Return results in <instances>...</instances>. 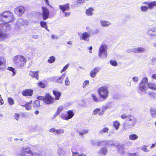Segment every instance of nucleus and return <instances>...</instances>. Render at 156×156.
I'll list each match as a JSON object with an SVG mask.
<instances>
[{"instance_id":"e433bc0d","label":"nucleus","mask_w":156,"mask_h":156,"mask_svg":"<svg viewBox=\"0 0 156 156\" xmlns=\"http://www.w3.org/2000/svg\"><path fill=\"white\" fill-rule=\"evenodd\" d=\"M40 105V101L38 100H37L35 101L33 104L34 107L35 108L39 107Z\"/></svg>"},{"instance_id":"2f4dec72","label":"nucleus","mask_w":156,"mask_h":156,"mask_svg":"<svg viewBox=\"0 0 156 156\" xmlns=\"http://www.w3.org/2000/svg\"><path fill=\"white\" fill-rule=\"evenodd\" d=\"M53 94L55 96V100H58L59 99V98L61 95V94L60 93L57 92L56 91H53Z\"/></svg>"},{"instance_id":"412c9836","label":"nucleus","mask_w":156,"mask_h":156,"mask_svg":"<svg viewBox=\"0 0 156 156\" xmlns=\"http://www.w3.org/2000/svg\"><path fill=\"white\" fill-rule=\"evenodd\" d=\"M89 130L88 129H83L80 131L79 129H77L76 131L80 135L83 136L84 134L88 133L89 132Z\"/></svg>"},{"instance_id":"680f3d73","label":"nucleus","mask_w":156,"mask_h":156,"mask_svg":"<svg viewBox=\"0 0 156 156\" xmlns=\"http://www.w3.org/2000/svg\"><path fill=\"white\" fill-rule=\"evenodd\" d=\"M56 129H55L54 128H52L50 129L49 131L51 133H56Z\"/></svg>"},{"instance_id":"4468645a","label":"nucleus","mask_w":156,"mask_h":156,"mask_svg":"<svg viewBox=\"0 0 156 156\" xmlns=\"http://www.w3.org/2000/svg\"><path fill=\"white\" fill-rule=\"evenodd\" d=\"M147 34L150 36L156 37V26L148 30L147 32Z\"/></svg>"},{"instance_id":"0eeeda50","label":"nucleus","mask_w":156,"mask_h":156,"mask_svg":"<svg viewBox=\"0 0 156 156\" xmlns=\"http://www.w3.org/2000/svg\"><path fill=\"white\" fill-rule=\"evenodd\" d=\"M25 10V8L24 7L20 6L16 8L14 10V12L18 16H20L23 13Z\"/></svg>"},{"instance_id":"8fccbe9b","label":"nucleus","mask_w":156,"mask_h":156,"mask_svg":"<svg viewBox=\"0 0 156 156\" xmlns=\"http://www.w3.org/2000/svg\"><path fill=\"white\" fill-rule=\"evenodd\" d=\"M20 116V115L19 114L15 113L14 114V118L17 121H18L19 120Z\"/></svg>"},{"instance_id":"f257e3e1","label":"nucleus","mask_w":156,"mask_h":156,"mask_svg":"<svg viewBox=\"0 0 156 156\" xmlns=\"http://www.w3.org/2000/svg\"><path fill=\"white\" fill-rule=\"evenodd\" d=\"M13 61L16 66L18 67L23 66L27 62L26 58L22 55H17L13 58Z\"/></svg>"},{"instance_id":"ea45409f","label":"nucleus","mask_w":156,"mask_h":156,"mask_svg":"<svg viewBox=\"0 0 156 156\" xmlns=\"http://www.w3.org/2000/svg\"><path fill=\"white\" fill-rule=\"evenodd\" d=\"M140 9L143 12H145L148 10V8L147 6H146L142 5L140 7Z\"/></svg>"},{"instance_id":"4c0bfd02","label":"nucleus","mask_w":156,"mask_h":156,"mask_svg":"<svg viewBox=\"0 0 156 156\" xmlns=\"http://www.w3.org/2000/svg\"><path fill=\"white\" fill-rule=\"evenodd\" d=\"M91 96L93 98L94 101L96 102H98L100 101V100H99L98 98L96 96V95L94 94H91Z\"/></svg>"},{"instance_id":"f704fd0d","label":"nucleus","mask_w":156,"mask_h":156,"mask_svg":"<svg viewBox=\"0 0 156 156\" xmlns=\"http://www.w3.org/2000/svg\"><path fill=\"white\" fill-rule=\"evenodd\" d=\"M120 124L117 121H115L113 123V125L115 129L117 130L119 128V126H120Z\"/></svg>"},{"instance_id":"052dcab7","label":"nucleus","mask_w":156,"mask_h":156,"mask_svg":"<svg viewBox=\"0 0 156 156\" xmlns=\"http://www.w3.org/2000/svg\"><path fill=\"white\" fill-rule=\"evenodd\" d=\"M147 147H142L141 149L144 152H147L149 151L150 150L147 148H146Z\"/></svg>"},{"instance_id":"f8f14e48","label":"nucleus","mask_w":156,"mask_h":156,"mask_svg":"<svg viewBox=\"0 0 156 156\" xmlns=\"http://www.w3.org/2000/svg\"><path fill=\"white\" fill-rule=\"evenodd\" d=\"M66 75V74L64 73L60 76L54 77L53 78V80L56 82L62 84L63 83V80L65 77Z\"/></svg>"},{"instance_id":"37998d69","label":"nucleus","mask_w":156,"mask_h":156,"mask_svg":"<svg viewBox=\"0 0 156 156\" xmlns=\"http://www.w3.org/2000/svg\"><path fill=\"white\" fill-rule=\"evenodd\" d=\"M70 82L69 80L68 77H66L65 80V85L66 86H69L70 84Z\"/></svg>"},{"instance_id":"6e6552de","label":"nucleus","mask_w":156,"mask_h":156,"mask_svg":"<svg viewBox=\"0 0 156 156\" xmlns=\"http://www.w3.org/2000/svg\"><path fill=\"white\" fill-rule=\"evenodd\" d=\"M42 18L44 20H47L49 15V11L46 7L43 6L42 7Z\"/></svg>"},{"instance_id":"c85d7f7f","label":"nucleus","mask_w":156,"mask_h":156,"mask_svg":"<svg viewBox=\"0 0 156 156\" xmlns=\"http://www.w3.org/2000/svg\"><path fill=\"white\" fill-rule=\"evenodd\" d=\"M156 6V1H153L149 2L147 6L148 9H152L154 7Z\"/></svg>"},{"instance_id":"a878e982","label":"nucleus","mask_w":156,"mask_h":156,"mask_svg":"<svg viewBox=\"0 0 156 156\" xmlns=\"http://www.w3.org/2000/svg\"><path fill=\"white\" fill-rule=\"evenodd\" d=\"M41 26L43 28H44L47 30L49 31V30L48 28V26L46 23L43 21H41L40 22Z\"/></svg>"},{"instance_id":"473e14b6","label":"nucleus","mask_w":156,"mask_h":156,"mask_svg":"<svg viewBox=\"0 0 156 156\" xmlns=\"http://www.w3.org/2000/svg\"><path fill=\"white\" fill-rule=\"evenodd\" d=\"M138 138V136L132 133L129 136V138L132 140H135Z\"/></svg>"},{"instance_id":"a19ab883","label":"nucleus","mask_w":156,"mask_h":156,"mask_svg":"<svg viewBox=\"0 0 156 156\" xmlns=\"http://www.w3.org/2000/svg\"><path fill=\"white\" fill-rule=\"evenodd\" d=\"M55 60V58L54 56H51L49 59L48 60V62L50 63H52L54 62Z\"/></svg>"},{"instance_id":"4d7b16f0","label":"nucleus","mask_w":156,"mask_h":156,"mask_svg":"<svg viewBox=\"0 0 156 156\" xmlns=\"http://www.w3.org/2000/svg\"><path fill=\"white\" fill-rule=\"evenodd\" d=\"M37 99L38 100H43L44 101L45 96H39L37 97Z\"/></svg>"},{"instance_id":"c03bdc74","label":"nucleus","mask_w":156,"mask_h":156,"mask_svg":"<svg viewBox=\"0 0 156 156\" xmlns=\"http://www.w3.org/2000/svg\"><path fill=\"white\" fill-rule=\"evenodd\" d=\"M110 64L114 66H116L117 65V62L114 60H112L110 61Z\"/></svg>"},{"instance_id":"20e7f679","label":"nucleus","mask_w":156,"mask_h":156,"mask_svg":"<svg viewBox=\"0 0 156 156\" xmlns=\"http://www.w3.org/2000/svg\"><path fill=\"white\" fill-rule=\"evenodd\" d=\"M98 93L100 97L102 98L103 100H105L109 95V93L108 88L106 86H102L98 90Z\"/></svg>"},{"instance_id":"0e129e2a","label":"nucleus","mask_w":156,"mask_h":156,"mask_svg":"<svg viewBox=\"0 0 156 156\" xmlns=\"http://www.w3.org/2000/svg\"><path fill=\"white\" fill-rule=\"evenodd\" d=\"M133 80L135 82H136L138 80V78L136 76H135L133 78Z\"/></svg>"},{"instance_id":"5701e85b","label":"nucleus","mask_w":156,"mask_h":156,"mask_svg":"<svg viewBox=\"0 0 156 156\" xmlns=\"http://www.w3.org/2000/svg\"><path fill=\"white\" fill-rule=\"evenodd\" d=\"M100 23L102 26L105 27H108L112 24L110 22L103 20H101Z\"/></svg>"},{"instance_id":"7c9ffc66","label":"nucleus","mask_w":156,"mask_h":156,"mask_svg":"<svg viewBox=\"0 0 156 156\" xmlns=\"http://www.w3.org/2000/svg\"><path fill=\"white\" fill-rule=\"evenodd\" d=\"M109 131V129L107 127H105L104 128L101 129L99 132L100 134H103L104 133H108Z\"/></svg>"},{"instance_id":"f03ea898","label":"nucleus","mask_w":156,"mask_h":156,"mask_svg":"<svg viewBox=\"0 0 156 156\" xmlns=\"http://www.w3.org/2000/svg\"><path fill=\"white\" fill-rule=\"evenodd\" d=\"M8 22L0 24V37L5 38L6 35L2 32L7 31L11 29V26Z\"/></svg>"},{"instance_id":"9d476101","label":"nucleus","mask_w":156,"mask_h":156,"mask_svg":"<svg viewBox=\"0 0 156 156\" xmlns=\"http://www.w3.org/2000/svg\"><path fill=\"white\" fill-rule=\"evenodd\" d=\"M28 22L27 20L20 18L17 20L16 24V27L17 26L20 27L23 26L26 27L28 25Z\"/></svg>"},{"instance_id":"6e6d98bb","label":"nucleus","mask_w":156,"mask_h":156,"mask_svg":"<svg viewBox=\"0 0 156 156\" xmlns=\"http://www.w3.org/2000/svg\"><path fill=\"white\" fill-rule=\"evenodd\" d=\"M63 106L61 105L58 108L57 111L58 112V113H60L63 110Z\"/></svg>"},{"instance_id":"b1692460","label":"nucleus","mask_w":156,"mask_h":156,"mask_svg":"<svg viewBox=\"0 0 156 156\" xmlns=\"http://www.w3.org/2000/svg\"><path fill=\"white\" fill-rule=\"evenodd\" d=\"M101 141H96L94 140H91L90 141V143L92 145L94 146H101Z\"/></svg>"},{"instance_id":"69168bd1","label":"nucleus","mask_w":156,"mask_h":156,"mask_svg":"<svg viewBox=\"0 0 156 156\" xmlns=\"http://www.w3.org/2000/svg\"><path fill=\"white\" fill-rule=\"evenodd\" d=\"M4 103V101L2 99L1 96L0 95V105H2Z\"/></svg>"},{"instance_id":"58836bf2","label":"nucleus","mask_w":156,"mask_h":156,"mask_svg":"<svg viewBox=\"0 0 156 156\" xmlns=\"http://www.w3.org/2000/svg\"><path fill=\"white\" fill-rule=\"evenodd\" d=\"M5 61V58L3 57H0V66H4ZM0 68H2L0 67Z\"/></svg>"},{"instance_id":"39448f33","label":"nucleus","mask_w":156,"mask_h":156,"mask_svg":"<svg viewBox=\"0 0 156 156\" xmlns=\"http://www.w3.org/2000/svg\"><path fill=\"white\" fill-rule=\"evenodd\" d=\"M107 46L106 44H102L99 49L98 56L101 59L106 58L107 54Z\"/></svg>"},{"instance_id":"c756f323","label":"nucleus","mask_w":156,"mask_h":156,"mask_svg":"<svg viewBox=\"0 0 156 156\" xmlns=\"http://www.w3.org/2000/svg\"><path fill=\"white\" fill-rule=\"evenodd\" d=\"M107 152V150L105 147H104L99 151L98 153L101 155H105Z\"/></svg>"},{"instance_id":"dca6fc26","label":"nucleus","mask_w":156,"mask_h":156,"mask_svg":"<svg viewBox=\"0 0 156 156\" xmlns=\"http://www.w3.org/2000/svg\"><path fill=\"white\" fill-rule=\"evenodd\" d=\"M100 68L98 67H96L92 70L90 73V76L92 78L94 77L96 75L97 73L99 72Z\"/></svg>"},{"instance_id":"bf43d9fd","label":"nucleus","mask_w":156,"mask_h":156,"mask_svg":"<svg viewBox=\"0 0 156 156\" xmlns=\"http://www.w3.org/2000/svg\"><path fill=\"white\" fill-rule=\"evenodd\" d=\"M151 62L153 65H156V58H153L152 59Z\"/></svg>"},{"instance_id":"c9c22d12","label":"nucleus","mask_w":156,"mask_h":156,"mask_svg":"<svg viewBox=\"0 0 156 156\" xmlns=\"http://www.w3.org/2000/svg\"><path fill=\"white\" fill-rule=\"evenodd\" d=\"M64 133V130L62 129H56V134L57 135L58 134H63Z\"/></svg>"},{"instance_id":"774afa93","label":"nucleus","mask_w":156,"mask_h":156,"mask_svg":"<svg viewBox=\"0 0 156 156\" xmlns=\"http://www.w3.org/2000/svg\"><path fill=\"white\" fill-rule=\"evenodd\" d=\"M73 154V156H80L79 153L77 152H74L73 151H72Z\"/></svg>"},{"instance_id":"bb28decb","label":"nucleus","mask_w":156,"mask_h":156,"mask_svg":"<svg viewBox=\"0 0 156 156\" xmlns=\"http://www.w3.org/2000/svg\"><path fill=\"white\" fill-rule=\"evenodd\" d=\"M148 87L150 89L153 90H156V83H149L147 84Z\"/></svg>"},{"instance_id":"7ed1b4c3","label":"nucleus","mask_w":156,"mask_h":156,"mask_svg":"<svg viewBox=\"0 0 156 156\" xmlns=\"http://www.w3.org/2000/svg\"><path fill=\"white\" fill-rule=\"evenodd\" d=\"M135 118L133 116L128 115L126 123L123 124V127L125 130L128 129L131 127L133 126L136 122Z\"/></svg>"},{"instance_id":"a18cd8bd","label":"nucleus","mask_w":156,"mask_h":156,"mask_svg":"<svg viewBox=\"0 0 156 156\" xmlns=\"http://www.w3.org/2000/svg\"><path fill=\"white\" fill-rule=\"evenodd\" d=\"M8 101L10 105H12L14 104V101L13 99L10 97L8 98Z\"/></svg>"},{"instance_id":"423d86ee","label":"nucleus","mask_w":156,"mask_h":156,"mask_svg":"<svg viewBox=\"0 0 156 156\" xmlns=\"http://www.w3.org/2000/svg\"><path fill=\"white\" fill-rule=\"evenodd\" d=\"M2 17L7 18L8 22H11L14 20L12 13L10 11L4 12L0 15V20H2Z\"/></svg>"},{"instance_id":"cd10ccee","label":"nucleus","mask_w":156,"mask_h":156,"mask_svg":"<svg viewBox=\"0 0 156 156\" xmlns=\"http://www.w3.org/2000/svg\"><path fill=\"white\" fill-rule=\"evenodd\" d=\"M93 10L94 9L93 8H90L86 10V14L88 16H91L93 14V13L92 12Z\"/></svg>"},{"instance_id":"3c124183","label":"nucleus","mask_w":156,"mask_h":156,"mask_svg":"<svg viewBox=\"0 0 156 156\" xmlns=\"http://www.w3.org/2000/svg\"><path fill=\"white\" fill-rule=\"evenodd\" d=\"M89 81L88 80H85V81L83 83V88H85L86 86L89 84Z\"/></svg>"},{"instance_id":"72a5a7b5","label":"nucleus","mask_w":156,"mask_h":156,"mask_svg":"<svg viewBox=\"0 0 156 156\" xmlns=\"http://www.w3.org/2000/svg\"><path fill=\"white\" fill-rule=\"evenodd\" d=\"M147 88V87L144 86L142 85H139V90L141 91L144 92L146 91Z\"/></svg>"},{"instance_id":"09e8293b","label":"nucleus","mask_w":156,"mask_h":156,"mask_svg":"<svg viewBox=\"0 0 156 156\" xmlns=\"http://www.w3.org/2000/svg\"><path fill=\"white\" fill-rule=\"evenodd\" d=\"M118 151L121 154L124 153V151L123 147H118L117 149Z\"/></svg>"},{"instance_id":"393cba45","label":"nucleus","mask_w":156,"mask_h":156,"mask_svg":"<svg viewBox=\"0 0 156 156\" xmlns=\"http://www.w3.org/2000/svg\"><path fill=\"white\" fill-rule=\"evenodd\" d=\"M148 82V80L147 78L144 77L143 78L140 84L144 86L148 87L147 84Z\"/></svg>"},{"instance_id":"13d9d810","label":"nucleus","mask_w":156,"mask_h":156,"mask_svg":"<svg viewBox=\"0 0 156 156\" xmlns=\"http://www.w3.org/2000/svg\"><path fill=\"white\" fill-rule=\"evenodd\" d=\"M63 12L64 13V16L66 17L69 16L71 13V12H70L64 11V12Z\"/></svg>"},{"instance_id":"aec40b11","label":"nucleus","mask_w":156,"mask_h":156,"mask_svg":"<svg viewBox=\"0 0 156 156\" xmlns=\"http://www.w3.org/2000/svg\"><path fill=\"white\" fill-rule=\"evenodd\" d=\"M29 74L31 76L35 77L37 80L38 79L39 77L37 71H30L29 72Z\"/></svg>"},{"instance_id":"2eb2a0df","label":"nucleus","mask_w":156,"mask_h":156,"mask_svg":"<svg viewBox=\"0 0 156 156\" xmlns=\"http://www.w3.org/2000/svg\"><path fill=\"white\" fill-rule=\"evenodd\" d=\"M33 90L30 89H27L23 90L22 92V94L24 96H31L33 95Z\"/></svg>"},{"instance_id":"6ab92c4d","label":"nucleus","mask_w":156,"mask_h":156,"mask_svg":"<svg viewBox=\"0 0 156 156\" xmlns=\"http://www.w3.org/2000/svg\"><path fill=\"white\" fill-rule=\"evenodd\" d=\"M134 53H142L145 51V49L143 47H137L134 48Z\"/></svg>"},{"instance_id":"4be33fe9","label":"nucleus","mask_w":156,"mask_h":156,"mask_svg":"<svg viewBox=\"0 0 156 156\" xmlns=\"http://www.w3.org/2000/svg\"><path fill=\"white\" fill-rule=\"evenodd\" d=\"M32 103V101H30L29 102H27L26 104H21V106H24L26 109L28 110H30L31 109V104Z\"/></svg>"},{"instance_id":"e2e57ef3","label":"nucleus","mask_w":156,"mask_h":156,"mask_svg":"<svg viewBox=\"0 0 156 156\" xmlns=\"http://www.w3.org/2000/svg\"><path fill=\"white\" fill-rule=\"evenodd\" d=\"M128 116H127V115L125 114H122L121 116V118L122 119H125L126 118H127V117Z\"/></svg>"},{"instance_id":"5fc2aeb1","label":"nucleus","mask_w":156,"mask_h":156,"mask_svg":"<svg viewBox=\"0 0 156 156\" xmlns=\"http://www.w3.org/2000/svg\"><path fill=\"white\" fill-rule=\"evenodd\" d=\"M77 5H79L84 3V0H77L76 1Z\"/></svg>"},{"instance_id":"f3484780","label":"nucleus","mask_w":156,"mask_h":156,"mask_svg":"<svg viewBox=\"0 0 156 156\" xmlns=\"http://www.w3.org/2000/svg\"><path fill=\"white\" fill-rule=\"evenodd\" d=\"M90 37V33L86 32L82 33V36L80 37V39L81 40H84L87 41H89V37Z\"/></svg>"},{"instance_id":"de8ad7c7","label":"nucleus","mask_w":156,"mask_h":156,"mask_svg":"<svg viewBox=\"0 0 156 156\" xmlns=\"http://www.w3.org/2000/svg\"><path fill=\"white\" fill-rule=\"evenodd\" d=\"M38 86L41 88H44L45 87V84L42 82H39L38 83Z\"/></svg>"},{"instance_id":"ddd939ff","label":"nucleus","mask_w":156,"mask_h":156,"mask_svg":"<svg viewBox=\"0 0 156 156\" xmlns=\"http://www.w3.org/2000/svg\"><path fill=\"white\" fill-rule=\"evenodd\" d=\"M101 146H111L113 145L115 146H118L116 145H115V142H114L112 140H101Z\"/></svg>"},{"instance_id":"1a4fd4ad","label":"nucleus","mask_w":156,"mask_h":156,"mask_svg":"<svg viewBox=\"0 0 156 156\" xmlns=\"http://www.w3.org/2000/svg\"><path fill=\"white\" fill-rule=\"evenodd\" d=\"M55 101L53 98L50 94H46L45 95L44 102L47 104L49 105L53 103Z\"/></svg>"},{"instance_id":"338daca9","label":"nucleus","mask_w":156,"mask_h":156,"mask_svg":"<svg viewBox=\"0 0 156 156\" xmlns=\"http://www.w3.org/2000/svg\"><path fill=\"white\" fill-rule=\"evenodd\" d=\"M134 50V48H133L132 49H129V50H128L127 51V52L128 53H130V52H134V51H133Z\"/></svg>"},{"instance_id":"9b49d317","label":"nucleus","mask_w":156,"mask_h":156,"mask_svg":"<svg viewBox=\"0 0 156 156\" xmlns=\"http://www.w3.org/2000/svg\"><path fill=\"white\" fill-rule=\"evenodd\" d=\"M67 113L68 114L67 115H62L61 116V118L64 120H67L71 119L74 115V113L72 110L68 111L67 112Z\"/></svg>"},{"instance_id":"a211bd4d","label":"nucleus","mask_w":156,"mask_h":156,"mask_svg":"<svg viewBox=\"0 0 156 156\" xmlns=\"http://www.w3.org/2000/svg\"><path fill=\"white\" fill-rule=\"evenodd\" d=\"M59 7V8L62 10V12H64L65 11L69 10L70 9L69 4L67 3L63 5H60Z\"/></svg>"},{"instance_id":"864d4df0","label":"nucleus","mask_w":156,"mask_h":156,"mask_svg":"<svg viewBox=\"0 0 156 156\" xmlns=\"http://www.w3.org/2000/svg\"><path fill=\"white\" fill-rule=\"evenodd\" d=\"M69 66V64H67L63 68L62 70L61 71V73H62V72H65L66 69L68 68Z\"/></svg>"},{"instance_id":"79ce46f5","label":"nucleus","mask_w":156,"mask_h":156,"mask_svg":"<svg viewBox=\"0 0 156 156\" xmlns=\"http://www.w3.org/2000/svg\"><path fill=\"white\" fill-rule=\"evenodd\" d=\"M151 115L153 117H156V111L153 108L151 109Z\"/></svg>"},{"instance_id":"603ef678","label":"nucleus","mask_w":156,"mask_h":156,"mask_svg":"<svg viewBox=\"0 0 156 156\" xmlns=\"http://www.w3.org/2000/svg\"><path fill=\"white\" fill-rule=\"evenodd\" d=\"M101 110L100 108H96L94 110L93 112V114L94 115H96Z\"/></svg>"},{"instance_id":"49530a36","label":"nucleus","mask_w":156,"mask_h":156,"mask_svg":"<svg viewBox=\"0 0 156 156\" xmlns=\"http://www.w3.org/2000/svg\"><path fill=\"white\" fill-rule=\"evenodd\" d=\"M7 69L12 72L13 74L12 75L13 76H14L16 74V73L14 71V69L13 67H9Z\"/></svg>"}]
</instances>
